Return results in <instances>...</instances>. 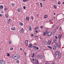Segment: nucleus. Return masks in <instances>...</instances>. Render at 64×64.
<instances>
[{"mask_svg":"<svg viewBox=\"0 0 64 64\" xmlns=\"http://www.w3.org/2000/svg\"><path fill=\"white\" fill-rule=\"evenodd\" d=\"M45 33H46V34H47L48 33V31H46Z\"/></svg>","mask_w":64,"mask_h":64,"instance_id":"38","label":"nucleus"},{"mask_svg":"<svg viewBox=\"0 0 64 64\" xmlns=\"http://www.w3.org/2000/svg\"><path fill=\"white\" fill-rule=\"evenodd\" d=\"M48 48H50V49H52V47L50 46H48Z\"/></svg>","mask_w":64,"mask_h":64,"instance_id":"27","label":"nucleus"},{"mask_svg":"<svg viewBox=\"0 0 64 64\" xmlns=\"http://www.w3.org/2000/svg\"><path fill=\"white\" fill-rule=\"evenodd\" d=\"M3 8V6L2 5L0 6V8L1 9H2Z\"/></svg>","mask_w":64,"mask_h":64,"instance_id":"20","label":"nucleus"},{"mask_svg":"<svg viewBox=\"0 0 64 64\" xmlns=\"http://www.w3.org/2000/svg\"><path fill=\"white\" fill-rule=\"evenodd\" d=\"M35 56V54H34V53H32V58H34V56Z\"/></svg>","mask_w":64,"mask_h":64,"instance_id":"23","label":"nucleus"},{"mask_svg":"<svg viewBox=\"0 0 64 64\" xmlns=\"http://www.w3.org/2000/svg\"><path fill=\"white\" fill-rule=\"evenodd\" d=\"M39 28V27H37V28H35L34 30H37V29H38V28Z\"/></svg>","mask_w":64,"mask_h":64,"instance_id":"37","label":"nucleus"},{"mask_svg":"<svg viewBox=\"0 0 64 64\" xmlns=\"http://www.w3.org/2000/svg\"><path fill=\"white\" fill-rule=\"evenodd\" d=\"M18 11L19 13H20L21 11V8H18Z\"/></svg>","mask_w":64,"mask_h":64,"instance_id":"13","label":"nucleus"},{"mask_svg":"<svg viewBox=\"0 0 64 64\" xmlns=\"http://www.w3.org/2000/svg\"><path fill=\"white\" fill-rule=\"evenodd\" d=\"M55 64V61H53L52 64Z\"/></svg>","mask_w":64,"mask_h":64,"instance_id":"40","label":"nucleus"},{"mask_svg":"<svg viewBox=\"0 0 64 64\" xmlns=\"http://www.w3.org/2000/svg\"><path fill=\"white\" fill-rule=\"evenodd\" d=\"M43 35L44 36H45L46 35V33L44 32H43Z\"/></svg>","mask_w":64,"mask_h":64,"instance_id":"35","label":"nucleus"},{"mask_svg":"<svg viewBox=\"0 0 64 64\" xmlns=\"http://www.w3.org/2000/svg\"><path fill=\"white\" fill-rule=\"evenodd\" d=\"M53 47V49L54 50H56V47L55 46H52Z\"/></svg>","mask_w":64,"mask_h":64,"instance_id":"17","label":"nucleus"},{"mask_svg":"<svg viewBox=\"0 0 64 64\" xmlns=\"http://www.w3.org/2000/svg\"><path fill=\"white\" fill-rule=\"evenodd\" d=\"M21 32L22 33H23L24 32H23L24 31V29L23 28H22L21 29Z\"/></svg>","mask_w":64,"mask_h":64,"instance_id":"14","label":"nucleus"},{"mask_svg":"<svg viewBox=\"0 0 64 64\" xmlns=\"http://www.w3.org/2000/svg\"><path fill=\"white\" fill-rule=\"evenodd\" d=\"M11 4H12L11 5L12 6H14L15 5V4H14L13 3H12Z\"/></svg>","mask_w":64,"mask_h":64,"instance_id":"41","label":"nucleus"},{"mask_svg":"<svg viewBox=\"0 0 64 64\" xmlns=\"http://www.w3.org/2000/svg\"><path fill=\"white\" fill-rule=\"evenodd\" d=\"M39 57L41 59H43V56L42 55H39Z\"/></svg>","mask_w":64,"mask_h":64,"instance_id":"9","label":"nucleus"},{"mask_svg":"<svg viewBox=\"0 0 64 64\" xmlns=\"http://www.w3.org/2000/svg\"><path fill=\"white\" fill-rule=\"evenodd\" d=\"M52 21V20H49V22H51Z\"/></svg>","mask_w":64,"mask_h":64,"instance_id":"55","label":"nucleus"},{"mask_svg":"<svg viewBox=\"0 0 64 64\" xmlns=\"http://www.w3.org/2000/svg\"><path fill=\"white\" fill-rule=\"evenodd\" d=\"M44 17L45 18H47L48 17V16L46 15H45L44 16Z\"/></svg>","mask_w":64,"mask_h":64,"instance_id":"30","label":"nucleus"},{"mask_svg":"<svg viewBox=\"0 0 64 64\" xmlns=\"http://www.w3.org/2000/svg\"><path fill=\"white\" fill-rule=\"evenodd\" d=\"M59 30L60 31H61V30H62V28H61V27H60V28L59 29Z\"/></svg>","mask_w":64,"mask_h":64,"instance_id":"39","label":"nucleus"},{"mask_svg":"<svg viewBox=\"0 0 64 64\" xmlns=\"http://www.w3.org/2000/svg\"><path fill=\"white\" fill-rule=\"evenodd\" d=\"M5 16L6 18H8V16L7 14H5Z\"/></svg>","mask_w":64,"mask_h":64,"instance_id":"25","label":"nucleus"},{"mask_svg":"<svg viewBox=\"0 0 64 64\" xmlns=\"http://www.w3.org/2000/svg\"><path fill=\"white\" fill-rule=\"evenodd\" d=\"M25 43L26 44H27L28 43V41L27 40H26L25 41Z\"/></svg>","mask_w":64,"mask_h":64,"instance_id":"29","label":"nucleus"},{"mask_svg":"<svg viewBox=\"0 0 64 64\" xmlns=\"http://www.w3.org/2000/svg\"><path fill=\"white\" fill-rule=\"evenodd\" d=\"M52 34V32H48V36H51V35Z\"/></svg>","mask_w":64,"mask_h":64,"instance_id":"5","label":"nucleus"},{"mask_svg":"<svg viewBox=\"0 0 64 64\" xmlns=\"http://www.w3.org/2000/svg\"><path fill=\"white\" fill-rule=\"evenodd\" d=\"M60 52L59 51H57L55 52V54L56 56H57L59 54Z\"/></svg>","mask_w":64,"mask_h":64,"instance_id":"7","label":"nucleus"},{"mask_svg":"<svg viewBox=\"0 0 64 64\" xmlns=\"http://www.w3.org/2000/svg\"><path fill=\"white\" fill-rule=\"evenodd\" d=\"M40 7L41 8H42V7H43L42 6V5H43L42 4V3L41 2L40 3Z\"/></svg>","mask_w":64,"mask_h":64,"instance_id":"26","label":"nucleus"},{"mask_svg":"<svg viewBox=\"0 0 64 64\" xmlns=\"http://www.w3.org/2000/svg\"><path fill=\"white\" fill-rule=\"evenodd\" d=\"M4 10H6V11L7 10H8V8H4Z\"/></svg>","mask_w":64,"mask_h":64,"instance_id":"46","label":"nucleus"},{"mask_svg":"<svg viewBox=\"0 0 64 64\" xmlns=\"http://www.w3.org/2000/svg\"><path fill=\"white\" fill-rule=\"evenodd\" d=\"M55 38L56 39H58V37L56 36H55Z\"/></svg>","mask_w":64,"mask_h":64,"instance_id":"44","label":"nucleus"},{"mask_svg":"<svg viewBox=\"0 0 64 64\" xmlns=\"http://www.w3.org/2000/svg\"><path fill=\"white\" fill-rule=\"evenodd\" d=\"M26 54H27V53H26V52H25L24 53V55H25V56H26Z\"/></svg>","mask_w":64,"mask_h":64,"instance_id":"56","label":"nucleus"},{"mask_svg":"<svg viewBox=\"0 0 64 64\" xmlns=\"http://www.w3.org/2000/svg\"><path fill=\"white\" fill-rule=\"evenodd\" d=\"M50 41L49 40L48 41V45H50Z\"/></svg>","mask_w":64,"mask_h":64,"instance_id":"21","label":"nucleus"},{"mask_svg":"<svg viewBox=\"0 0 64 64\" xmlns=\"http://www.w3.org/2000/svg\"><path fill=\"white\" fill-rule=\"evenodd\" d=\"M0 64H6L5 62L3 60H0Z\"/></svg>","mask_w":64,"mask_h":64,"instance_id":"2","label":"nucleus"},{"mask_svg":"<svg viewBox=\"0 0 64 64\" xmlns=\"http://www.w3.org/2000/svg\"><path fill=\"white\" fill-rule=\"evenodd\" d=\"M37 57H39V55H38Z\"/></svg>","mask_w":64,"mask_h":64,"instance_id":"62","label":"nucleus"},{"mask_svg":"<svg viewBox=\"0 0 64 64\" xmlns=\"http://www.w3.org/2000/svg\"><path fill=\"white\" fill-rule=\"evenodd\" d=\"M60 56L61 55H60V53L58 55V58H60Z\"/></svg>","mask_w":64,"mask_h":64,"instance_id":"19","label":"nucleus"},{"mask_svg":"<svg viewBox=\"0 0 64 64\" xmlns=\"http://www.w3.org/2000/svg\"><path fill=\"white\" fill-rule=\"evenodd\" d=\"M34 61H36V59H34Z\"/></svg>","mask_w":64,"mask_h":64,"instance_id":"59","label":"nucleus"},{"mask_svg":"<svg viewBox=\"0 0 64 64\" xmlns=\"http://www.w3.org/2000/svg\"><path fill=\"white\" fill-rule=\"evenodd\" d=\"M11 29L12 30H13V31H15L16 30V28H11Z\"/></svg>","mask_w":64,"mask_h":64,"instance_id":"12","label":"nucleus"},{"mask_svg":"<svg viewBox=\"0 0 64 64\" xmlns=\"http://www.w3.org/2000/svg\"><path fill=\"white\" fill-rule=\"evenodd\" d=\"M30 18L29 17H27L26 18V20L27 21H29Z\"/></svg>","mask_w":64,"mask_h":64,"instance_id":"16","label":"nucleus"},{"mask_svg":"<svg viewBox=\"0 0 64 64\" xmlns=\"http://www.w3.org/2000/svg\"><path fill=\"white\" fill-rule=\"evenodd\" d=\"M2 15L1 14H0V17H2Z\"/></svg>","mask_w":64,"mask_h":64,"instance_id":"51","label":"nucleus"},{"mask_svg":"<svg viewBox=\"0 0 64 64\" xmlns=\"http://www.w3.org/2000/svg\"><path fill=\"white\" fill-rule=\"evenodd\" d=\"M11 18H10L9 20L8 21V24H9V22L11 21Z\"/></svg>","mask_w":64,"mask_h":64,"instance_id":"10","label":"nucleus"},{"mask_svg":"<svg viewBox=\"0 0 64 64\" xmlns=\"http://www.w3.org/2000/svg\"><path fill=\"white\" fill-rule=\"evenodd\" d=\"M9 43H11L12 42L10 40V41H9Z\"/></svg>","mask_w":64,"mask_h":64,"instance_id":"52","label":"nucleus"},{"mask_svg":"<svg viewBox=\"0 0 64 64\" xmlns=\"http://www.w3.org/2000/svg\"><path fill=\"white\" fill-rule=\"evenodd\" d=\"M62 36L61 35H59L58 36V39H59V40H61V37Z\"/></svg>","mask_w":64,"mask_h":64,"instance_id":"6","label":"nucleus"},{"mask_svg":"<svg viewBox=\"0 0 64 64\" xmlns=\"http://www.w3.org/2000/svg\"><path fill=\"white\" fill-rule=\"evenodd\" d=\"M32 28V27H31V26H29V28H28V30L29 31H31V30H32V28Z\"/></svg>","mask_w":64,"mask_h":64,"instance_id":"11","label":"nucleus"},{"mask_svg":"<svg viewBox=\"0 0 64 64\" xmlns=\"http://www.w3.org/2000/svg\"><path fill=\"white\" fill-rule=\"evenodd\" d=\"M64 16H63V19H64Z\"/></svg>","mask_w":64,"mask_h":64,"instance_id":"63","label":"nucleus"},{"mask_svg":"<svg viewBox=\"0 0 64 64\" xmlns=\"http://www.w3.org/2000/svg\"><path fill=\"white\" fill-rule=\"evenodd\" d=\"M35 56V54H34V53H32V58H34V56Z\"/></svg>","mask_w":64,"mask_h":64,"instance_id":"24","label":"nucleus"},{"mask_svg":"<svg viewBox=\"0 0 64 64\" xmlns=\"http://www.w3.org/2000/svg\"><path fill=\"white\" fill-rule=\"evenodd\" d=\"M35 32H36V33H38V31H37V30H36Z\"/></svg>","mask_w":64,"mask_h":64,"instance_id":"53","label":"nucleus"},{"mask_svg":"<svg viewBox=\"0 0 64 64\" xmlns=\"http://www.w3.org/2000/svg\"><path fill=\"white\" fill-rule=\"evenodd\" d=\"M19 24L20 25V26H23V24L20 22H19Z\"/></svg>","mask_w":64,"mask_h":64,"instance_id":"15","label":"nucleus"},{"mask_svg":"<svg viewBox=\"0 0 64 64\" xmlns=\"http://www.w3.org/2000/svg\"><path fill=\"white\" fill-rule=\"evenodd\" d=\"M34 61V58H33V61Z\"/></svg>","mask_w":64,"mask_h":64,"instance_id":"61","label":"nucleus"},{"mask_svg":"<svg viewBox=\"0 0 64 64\" xmlns=\"http://www.w3.org/2000/svg\"><path fill=\"white\" fill-rule=\"evenodd\" d=\"M23 8L24 9H25V8H26V7H25V6H23Z\"/></svg>","mask_w":64,"mask_h":64,"instance_id":"47","label":"nucleus"},{"mask_svg":"<svg viewBox=\"0 0 64 64\" xmlns=\"http://www.w3.org/2000/svg\"><path fill=\"white\" fill-rule=\"evenodd\" d=\"M19 60H16V62L17 63H19Z\"/></svg>","mask_w":64,"mask_h":64,"instance_id":"36","label":"nucleus"},{"mask_svg":"<svg viewBox=\"0 0 64 64\" xmlns=\"http://www.w3.org/2000/svg\"><path fill=\"white\" fill-rule=\"evenodd\" d=\"M36 64H39V62L38 60H36Z\"/></svg>","mask_w":64,"mask_h":64,"instance_id":"32","label":"nucleus"},{"mask_svg":"<svg viewBox=\"0 0 64 64\" xmlns=\"http://www.w3.org/2000/svg\"><path fill=\"white\" fill-rule=\"evenodd\" d=\"M55 31L53 30V31L52 32V35H54V34L55 32Z\"/></svg>","mask_w":64,"mask_h":64,"instance_id":"18","label":"nucleus"},{"mask_svg":"<svg viewBox=\"0 0 64 64\" xmlns=\"http://www.w3.org/2000/svg\"><path fill=\"white\" fill-rule=\"evenodd\" d=\"M46 31H48V29H46Z\"/></svg>","mask_w":64,"mask_h":64,"instance_id":"58","label":"nucleus"},{"mask_svg":"<svg viewBox=\"0 0 64 64\" xmlns=\"http://www.w3.org/2000/svg\"><path fill=\"white\" fill-rule=\"evenodd\" d=\"M28 0H23L22 1L24 2H26L28 1Z\"/></svg>","mask_w":64,"mask_h":64,"instance_id":"22","label":"nucleus"},{"mask_svg":"<svg viewBox=\"0 0 64 64\" xmlns=\"http://www.w3.org/2000/svg\"><path fill=\"white\" fill-rule=\"evenodd\" d=\"M10 56V54L9 53H7V56L9 57Z\"/></svg>","mask_w":64,"mask_h":64,"instance_id":"33","label":"nucleus"},{"mask_svg":"<svg viewBox=\"0 0 64 64\" xmlns=\"http://www.w3.org/2000/svg\"><path fill=\"white\" fill-rule=\"evenodd\" d=\"M34 64H35L36 63V61H34Z\"/></svg>","mask_w":64,"mask_h":64,"instance_id":"54","label":"nucleus"},{"mask_svg":"<svg viewBox=\"0 0 64 64\" xmlns=\"http://www.w3.org/2000/svg\"><path fill=\"white\" fill-rule=\"evenodd\" d=\"M56 46H57V47L59 48H60V44H59L58 46V44H56Z\"/></svg>","mask_w":64,"mask_h":64,"instance_id":"8","label":"nucleus"},{"mask_svg":"<svg viewBox=\"0 0 64 64\" xmlns=\"http://www.w3.org/2000/svg\"><path fill=\"white\" fill-rule=\"evenodd\" d=\"M54 7L55 9H57V6H56L54 5Z\"/></svg>","mask_w":64,"mask_h":64,"instance_id":"28","label":"nucleus"},{"mask_svg":"<svg viewBox=\"0 0 64 64\" xmlns=\"http://www.w3.org/2000/svg\"><path fill=\"white\" fill-rule=\"evenodd\" d=\"M46 43H47V42L45 41L44 42V44H46Z\"/></svg>","mask_w":64,"mask_h":64,"instance_id":"42","label":"nucleus"},{"mask_svg":"<svg viewBox=\"0 0 64 64\" xmlns=\"http://www.w3.org/2000/svg\"><path fill=\"white\" fill-rule=\"evenodd\" d=\"M33 47L34 48V49L35 50H38L39 49V47H37V46H33Z\"/></svg>","mask_w":64,"mask_h":64,"instance_id":"3","label":"nucleus"},{"mask_svg":"<svg viewBox=\"0 0 64 64\" xmlns=\"http://www.w3.org/2000/svg\"><path fill=\"white\" fill-rule=\"evenodd\" d=\"M12 58L14 59H15L16 60H18L20 58V56L19 55L17 54L16 56L13 55L12 56Z\"/></svg>","mask_w":64,"mask_h":64,"instance_id":"1","label":"nucleus"},{"mask_svg":"<svg viewBox=\"0 0 64 64\" xmlns=\"http://www.w3.org/2000/svg\"><path fill=\"white\" fill-rule=\"evenodd\" d=\"M32 44L31 43H30L28 46V47L30 48H32Z\"/></svg>","mask_w":64,"mask_h":64,"instance_id":"4","label":"nucleus"},{"mask_svg":"<svg viewBox=\"0 0 64 64\" xmlns=\"http://www.w3.org/2000/svg\"><path fill=\"white\" fill-rule=\"evenodd\" d=\"M46 64H49V63L47 64V63H46Z\"/></svg>","mask_w":64,"mask_h":64,"instance_id":"64","label":"nucleus"},{"mask_svg":"<svg viewBox=\"0 0 64 64\" xmlns=\"http://www.w3.org/2000/svg\"><path fill=\"white\" fill-rule=\"evenodd\" d=\"M58 5H60L61 4V2L60 1L58 2Z\"/></svg>","mask_w":64,"mask_h":64,"instance_id":"31","label":"nucleus"},{"mask_svg":"<svg viewBox=\"0 0 64 64\" xmlns=\"http://www.w3.org/2000/svg\"><path fill=\"white\" fill-rule=\"evenodd\" d=\"M55 44H58V43L57 42H55Z\"/></svg>","mask_w":64,"mask_h":64,"instance_id":"48","label":"nucleus"},{"mask_svg":"<svg viewBox=\"0 0 64 64\" xmlns=\"http://www.w3.org/2000/svg\"><path fill=\"white\" fill-rule=\"evenodd\" d=\"M35 37H38V36H35Z\"/></svg>","mask_w":64,"mask_h":64,"instance_id":"60","label":"nucleus"},{"mask_svg":"<svg viewBox=\"0 0 64 64\" xmlns=\"http://www.w3.org/2000/svg\"><path fill=\"white\" fill-rule=\"evenodd\" d=\"M31 18H32V19L33 20L34 19V18H33V16H31Z\"/></svg>","mask_w":64,"mask_h":64,"instance_id":"43","label":"nucleus"},{"mask_svg":"<svg viewBox=\"0 0 64 64\" xmlns=\"http://www.w3.org/2000/svg\"><path fill=\"white\" fill-rule=\"evenodd\" d=\"M13 49V48L11 47L10 48V50H12Z\"/></svg>","mask_w":64,"mask_h":64,"instance_id":"34","label":"nucleus"},{"mask_svg":"<svg viewBox=\"0 0 64 64\" xmlns=\"http://www.w3.org/2000/svg\"><path fill=\"white\" fill-rule=\"evenodd\" d=\"M56 40H54V42H56Z\"/></svg>","mask_w":64,"mask_h":64,"instance_id":"50","label":"nucleus"},{"mask_svg":"<svg viewBox=\"0 0 64 64\" xmlns=\"http://www.w3.org/2000/svg\"><path fill=\"white\" fill-rule=\"evenodd\" d=\"M20 51H22V48H20Z\"/></svg>","mask_w":64,"mask_h":64,"instance_id":"49","label":"nucleus"},{"mask_svg":"<svg viewBox=\"0 0 64 64\" xmlns=\"http://www.w3.org/2000/svg\"><path fill=\"white\" fill-rule=\"evenodd\" d=\"M31 36L32 37H33V36H34V34H31Z\"/></svg>","mask_w":64,"mask_h":64,"instance_id":"45","label":"nucleus"},{"mask_svg":"<svg viewBox=\"0 0 64 64\" xmlns=\"http://www.w3.org/2000/svg\"><path fill=\"white\" fill-rule=\"evenodd\" d=\"M40 27L42 28H42H43V26H40Z\"/></svg>","mask_w":64,"mask_h":64,"instance_id":"57","label":"nucleus"}]
</instances>
